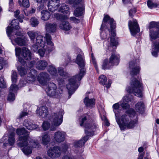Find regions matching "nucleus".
Masks as SVG:
<instances>
[{"label":"nucleus","mask_w":159,"mask_h":159,"mask_svg":"<svg viewBox=\"0 0 159 159\" xmlns=\"http://www.w3.org/2000/svg\"><path fill=\"white\" fill-rule=\"evenodd\" d=\"M95 100L93 99H89L88 97H86L84 100V102L87 107H92L95 104Z\"/></svg>","instance_id":"obj_36"},{"label":"nucleus","mask_w":159,"mask_h":159,"mask_svg":"<svg viewBox=\"0 0 159 159\" xmlns=\"http://www.w3.org/2000/svg\"><path fill=\"white\" fill-rule=\"evenodd\" d=\"M37 115L42 117H46L48 113V107L46 106H42L38 107L36 111Z\"/></svg>","instance_id":"obj_22"},{"label":"nucleus","mask_w":159,"mask_h":159,"mask_svg":"<svg viewBox=\"0 0 159 159\" xmlns=\"http://www.w3.org/2000/svg\"><path fill=\"white\" fill-rule=\"evenodd\" d=\"M119 56L112 54L109 59V61L113 66L117 65L119 62Z\"/></svg>","instance_id":"obj_28"},{"label":"nucleus","mask_w":159,"mask_h":159,"mask_svg":"<svg viewBox=\"0 0 159 159\" xmlns=\"http://www.w3.org/2000/svg\"><path fill=\"white\" fill-rule=\"evenodd\" d=\"M26 83L25 81H24L23 80H20V81L19 86L20 87H22L24 86Z\"/></svg>","instance_id":"obj_60"},{"label":"nucleus","mask_w":159,"mask_h":159,"mask_svg":"<svg viewBox=\"0 0 159 159\" xmlns=\"http://www.w3.org/2000/svg\"><path fill=\"white\" fill-rule=\"evenodd\" d=\"M61 159H73V157L72 156L65 155L62 157Z\"/></svg>","instance_id":"obj_61"},{"label":"nucleus","mask_w":159,"mask_h":159,"mask_svg":"<svg viewBox=\"0 0 159 159\" xmlns=\"http://www.w3.org/2000/svg\"><path fill=\"white\" fill-rule=\"evenodd\" d=\"M55 84L53 83L48 84V86L46 89V91L48 95L54 98H58L62 93V90L60 89H56Z\"/></svg>","instance_id":"obj_11"},{"label":"nucleus","mask_w":159,"mask_h":159,"mask_svg":"<svg viewBox=\"0 0 159 159\" xmlns=\"http://www.w3.org/2000/svg\"><path fill=\"white\" fill-rule=\"evenodd\" d=\"M108 21L110 23V27L111 29V34L113 37H111L110 39H108L107 41L109 42L110 40V43H109L107 45L108 46H116L117 45L118 42L115 40L114 38V36L116 35V33L115 31L113 30L116 27V23L113 19L111 18L110 17V19L108 20Z\"/></svg>","instance_id":"obj_12"},{"label":"nucleus","mask_w":159,"mask_h":159,"mask_svg":"<svg viewBox=\"0 0 159 159\" xmlns=\"http://www.w3.org/2000/svg\"><path fill=\"white\" fill-rule=\"evenodd\" d=\"M136 61L134 60L129 63V67L130 69V74L132 76L136 75L140 71V68L136 62Z\"/></svg>","instance_id":"obj_17"},{"label":"nucleus","mask_w":159,"mask_h":159,"mask_svg":"<svg viewBox=\"0 0 159 159\" xmlns=\"http://www.w3.org/2000/svg\"><path fill=\"white\" fill-rule=\"evenodd\" d=\"M91 58L92 61L94 65V66L95 67V68L96 69V70H97V72H98V68H97V65L96 64V60L95 59V58L93 56V53L91 54Z\"/></svg>","instance_id":"obj_53"},{"label":"nucleus","mask_w":159,"mask_h":159,"mask_svg":"<svg viewBox=\"0 0 159 159\" xmlns=\"http://www.w3.org/2000/svg\"><path fill=\"white\" fill-rule=\"evenodd\" d=\"M89 116L88 115L83 116L82 119L81 126L83 125L85 128V131L88 136H84L80 140L76 141L74 143L73 147L75 148L82 147L89 139L88 136H92L94 130L97 128V126L94 122H91L88 119Z\"/></svg>","instance_id":"obj_3"},{"label":"nucleus","mask_w":159,"mask_h":159,"mask_svg":"<svg viewBox=\"0 0 159 159\" xmlns=\"http://www.w3.org/2000/svg\"><path fill=\"white\" fill-rule=\"evenodd\" d=\"M120 104L121 107L124 109H128L129 110L130 109L129 105L127 103H125V102L121 101L120 102Z\"/></svg>","instance_id":"obj_48"},{"label":"nucleus","mask_w":159,"mask_h":159,"mask_svg":"<svg viewBox=\"0 0 159 159\" xmlns=\"http://www.w3.org/2000/svg\"><path fill=\"white\" fill-rule=\"evenodd\" d=\"M48 156L52 159H56L59 157L61 154V149L58 146H55L50 148L47 151Z\"/></svg>","instance_id":"obj_13"},{"label":"nucleus","mask_w":159,"mask_h":159,"mask_svg":"<svg viewBox=\"0 0 159 159\" xmlns=\"http://www.w3.org/2000/svg\"><path fill=\"white\" fill-rule=\"evenodd\" d=\"M147 5L148 7L150 8L156 7H157V4L156 3L152 2L151 0H148Z\"/></svg>","instance_id":"obj_49"},{"label":"nucleus","mask_w":159,"mask_h":159,"mask_svg":"<svg viewBox=\"0 0 159 159\" xmlns=\"http://www.w3.org/2000/svg\"><path fill=\"white\" fill-rule=\"evenodd\" d=\"M99 80L100 83L103 85H105V86L107 88H109L110 87L111 83L109 81L108 84H106L107 81L106 77L103 75H101L99 78Z\"/></svg>","instance_id":"obj_35"},{"label":"nucleus","mask_w":159,"mask_h":159,"mask_svg":"<svg viewBox=\"0 0 159 159\" xmlns=\"http://www.w3.org/2000/svg\"><path fill=\"white\" fill-rule=\"evenodd\" d=\"M136 11L135 8H133L130 10L129 11V14L130 16L132 17L133 16V14H135L136 12Z\"/></svg>","instance_id":"obj_56"},{"label":"nucleus","mask_w":159,"mask_h":159,"mask_svg":"<svg viewBox=\"0 0 159 159\" xmlns=\"http://www.w3.org/2000/svg\"><path fill=\"white\" fill-rule=\"evenodd\" d=\"M16 132L20 135L17 141V145L20 148L26 155L30 154L32 151V148H38L39 146V142L29 137V134L24 128L18 129Z\"/></svg>","instance_id":"obj_1"},{"label":"nucleus","mask_w":159,"mask_h":159,"mask_svg":"<svg viewBox=\"0 0 159 159\" xmlns=\"http://www.w3.org/2000/svg\"><path fill=\"white\" fill-rule=\"evenodd\" d=\"M18 24L19 23L17 20L14 19L12 20L11 23V26H8L7 29V33L9 37L10 36V35L12 31L13 28L16 29H20V27L18 25Z\"/></svg>","instance_id":"obj_23"},{"label":"nucleus","mask_w":159,"mask_h":159,"mask_svg":"<svg viewBox=\"0 0 159 159\" xmlns=\"http://www.w3.org/2000/svg\"><path fill=\"white\" fill-rule=\"evenodd\" d=\"M58 11L61 12L64 14H67L69 12V7L64 4L59 5Z\"/></svg>","instance_id":"obj_34"},{"label":"nucleus","mask_w":159,"mask_h":159,"mask_svg":"<svg viewBox=\"0 0 159 159\" xmlns=\"http://www.w3.org/2000/svg\"><path fill=\"white\" fill-rule=\"evenodd\" d=\"M42 143L45 145L48 144L51 140L50 136L46 133H43L42 136Z\"/></svg>","instance_id":"obj_33"},{"label":"nucleus","mask_w":159,"mask_h":159,"mask_svg":"<svg viewBox=\"0 0 159 159\" xmlns=\"http://www.w3.org/2000/svg\"><path fill=\"white\" fill-rule=\"evenodd\" d=\"M27 34L30 38L32 41H34L36 36V33L34 31H29L27 33Z\"/></svg>","instance_id":"obj_46"},{"label":"nucleus","mask_w":159,"mask_h":159,"mask_svg":"<svg viewBox=\"0 0 159 159\" xmlns=\"http://www.w3.org/2000/svg\"><path fill=\"white\" fill-rule=\"evenodd\" d=\"M130 94H127L126 96H124L122 100V101L123 102H128L131 101L132 98Z\"/></svg>","instance_id":"obj_50"},{"label":"nucleus","mask_w":159,"mask_h":159,"mask_svg":"<svg viewBox=\"0 0 159 159\" xmlns=\"http://www.w3.org/2000/svg\"><path fill=\"white\" fill-rule=\"evenodd\" d=\"M48 48L47 46H46V47L45 48H39L38 51L37 53H38L41 57H43L44 56L45 51H48V52H51V51H49L47 49Z\"/></svg>","instance_id":"obj_41"},{"label":"nucleus","mask_w":159,"mask_h":159,"mask_svg":"<svg viewBox=\"0 0 159 159\" xmlns=\"http://www.w3.org/2000/svg\"><path fill=\"white\" fill-rule=\"evenodd\" d=\"M70 144L66 143H64L61 145V152H65L69 148Z\"/></svg>","instance_id":"obj_44"},{"label":"nucleus","mask_w":159,"mask_h":159,"mask_svg":"<svg viewBox=\"0 0 159 159\" xmlns=\"http://www.w3.org/2000/svg\"><path fill=\"white\" fill-rule=\"evenodd\" d=\"M48 70L51 75L54 79L57 80L58 83L60 85H62L64 84V80L62 79H57V76L58 75L55 66L53 65L49 66L48 67Z\"/></svg>","instance_id":"obj_18"},{"label":"nucleus","mask_w":159,"mask_h":159,"mask_svg":"<svg viewBox=\"0 0 159 159\" xmlns=\"http://www.w3.org/2000/svg\"><path fill=\"white\" fill-rule=\"evenodd\" d=\"M17 69L20 75L21 76H24L27 73L26 70L23 67L20 66L18 67H17Z\"/></svg>","instance_id":"obj_47"},{"label":"nucleus","mask_w":159,"mask_h":159,"mask_svg":"<svg viewBox=\"0 0 159 159\" xmlns=\"http://www.w3.org/2000/svg\"><path fill=\"white\" fill-rule=\"evenodd\" d=\"M54 16L58 20H62L65 19V16L60 15L59 13H55Z\"/></svg>","instance_id":"obj_54"},{"label":"nucleus","mask_w":159,"mask_h":159,"mask_svg":"<svg viewBox=\"0 0 159 159\" xmlns=\"http://www.w3.org/2000/svg\"><path fill=\"white\" fill-rule=\"evenodd\" d=\"M159 52V41L153 43L152 46V54L155 57L157 56V52Z\"/></svg>","instance_id":"obj_27"},{"label":"nucleus","mask_w":159,"mask_h":159,"mask_svg":"<svg viewBox=\"0 0 159 159\" xmlns=\"http://www.w3.org/2000/svg\"><path fill=\"white\" fill-rule=\"evenodd\" d=\"M113 66L109 61L108 62L107 60H105L103 61L102 68V69L104 70L109 69Z\"/></svg>","instance_id":"obj_40"},{"label":"nucleus","mask_w":159,"mask_h":159,"mask_svg":"<svg viewBox=\"0 0 159 159\" xmlns=\"http://www.w3.org/2000/svg\"><path fill=\"white\" fill-rule=\"evenodd\" d=\"M51 36L48 33L45 34V37L39 35L37 37L35 40L34 42V43L37 44L42 48H44L45 46V40L47 41V49L49 51H52L55 49L53 43L51 41Z\"/></svg>","instance_id":"obj_5"},{"label":"nucleus","mask_w":159,"mask_h":159,"mask_svg":"<svg viewBox=\"0 0 159 159\" xmlns=\"http://www.w3.org/2000/svg\"><path fill=\"white\" fill-rule=\"evenodd\" d=\"M6 87V83L2 77H0V88H4Z\"/></svg>","instance_id":"obj_52"},{"label":"nucleus","mask_w":159,"mask_h":159,"mask_svg":"<svg viewBox=\"0 0 159 159\" xmlns=\"http://www.w3.org/2000/svg\"><path fill=\"white\" fill-rule=\"evenodd\" d=\"M110 19V17L108 15L105 16L103 20V22L101 25L100 30V36L102 39H105L107 38V33L109 34L110 33L109 30L107 26V21Z\"/></svg>","instance_id":"obj_14"},{"label":"nucleus","mask_w":159,"mask_h":159,"mask_svg":"<svg viewBox=\"0 0 159 159\" xmlns=\"http://www.w3.org/2000/svg\"><path fill=\"white\" fill-rule=\"evenodd\" d=\"M149 36L151 40L159 37V22L152 21L150 22L149 27Z\"/></svg>","instance_id":"obj_10"},{"label":"nucleus","mask_w":159,"mask_h":159,"mask_svg":"<svg viewBox=\"0 0 159 159\" xmlns=\"http://www.w3.org/2000/svg\"><path fill=\"white\" fill-rule=\"evenodd\" d=\"M128 26L131 35L133 36H135L140 31L139 25L136 20H134L133 21H129Z\"/></svg>","instance_id":"obj_16"},{"label":"nucleus","mask_w":159,"mask_h":159,"mask_svg":"<svg viewBox=\"0 0 159 159\" xmlns=\"http://www.w3.org/2000/svg\"><path fill=\"white\" fill-rule=\"evenodd\" d=\"M41 19L43 20H47L50 18L51 16L50 13L47 10H43L41 11Z\"/></svg>","instance_id":"obj_39"},{"label":"nucleus","mask_w":159,"mask_h":159,"mask_svg":"<svg viewBox=\"0 0 159 159\" xmlns=\"http://www.w3.org/2000/svg\"><path fill=\"white\" fill-rule=\"evenodd\" d=\"M69 2L75 5L79 4V6L74 11V15L77 17L82 16L84 12V7L82 4L80 3L82 0H68Z\"/></svg>","instance_id":"obj_15"},{"label":"nucleus","mask_w":159,"mask_h":159,"mask_svg":"<svg viewBox=\"0 0 159 159\" xmlns=\"http://www.w3.org/2000/svg\"><path fill=\"white\" fill-rule=\"evenodd\" d=\"M64 111L60 110L59 111L52 113L49 118L51 125L48 121L43 122L42 127L44 130H46L50 128V130L54 131L56 129V127L59 126L62 122Z\"/></svg>","instance_id":"obj_4"},{"label":"nucleus","mask_w":159,"mask_h":159,"mask_svg":"<svg viewBox=\"0 0 159 159\" xmlns=\"http://www.w3.org/2000/svg\"><path fill=\"white\" fill-rule=\"evenodd\" d=\"M15 130L14 129H11L9 135L8 141L9 144L11 146L13 145L16 141L15 138Z\"/></svg>","instance_id":"obj_25"},{"label":"nucleus","mask_w":159,"mask_h":159,"mask_svg":"<svg viewBox=\"0 0 159 159\" xmlns=\"http://www.w3.org/2000/svg\"><path fill=\"white\" fill-rule=\"evenodd\" d=\"M48 65V63L45 60H41L37 62L36 64V67L39 70H43Z\"/></svg>","instance_id":"obj_31"},{"label":"nucleus","mask_w":159,"mask_h":159,"mask_svg":"<svg viewBox=\"0 0 159 159\" xmlns=\"http://www.w3.org/2000/svg\"><path fill=\"white\" fill-rule=\"evenodd\" d=\"M144 155V153H139V157L138 159H143Z\"/></svg>","instance_id":"obj_64"},{"label":"nucleus","mask_w":159,"mask_h":159,"mask_svg":"<svg viewBox=\"0 0 159 159\" xmlns=\"http://www.w3.org/2000/svg\"><path fill=\"white\" fill-rule=\"evenodd\" d=\"M24 125L27 129L30 130L36 129L39 127L38 125L34 124L27 120H25L24 121Z\"/></svg>","instance_id":"obj_26"},{"label":"nucleus","mask_w":159,"mask_h":159,"mask_svg":"<svg viewBox=\"0 0 159 159\" xmlns=\"http://www.w3.org/2000/svg\"><path fill=\"white\" fill-rule=\"evenodd\" d=\"M18 3L20 6H23L25 7H28L30 6V3L29 0H23L22 2L19 0Z\"/></svg>","instance_id":"obj_43"},{"label":"nucleus","mask_w":159,"mask_h":159,"mask_svg":"<svg viewBox=\"0 0 159 159\" xmlns=\"http://www.w3.org/2000/svg\"><path fill=\"white\" fill-rule=\"evenodd\" d=\"M75 62L81 69L79 74L70 78L69 80V83L66 85V88L68 90L70 97L78 87V86H76L75 84L77 80L78 81L80 80L85 74V70L84 68V61L83 57L80 54H79L77 55Z\"/></svg>","instance_id":"obj_2"},{"label":"nucleus","mask_w":159,"mask_h":159,"mask_svg":"<svg viewBox=\"0 0 159 159\" xmlns=\"http://www.w3.org/2000/svg\"><path fill=\"white\" fill-rule=\"evenodd\" d=\"M14 13H15L14 16H15V17L17 18H18V15L20 14L19 11V10L16 11H15Z\"/></svg>","instance_id":"obj_63"},{"label":"nucleus","mask_w":159,"mask_h":159,"mask_svg":"<svg viewBox=\"0 0 159 159\" xmlns=\"http://www.w3.org/2000/svg\"><path fill=\"white\" fill-rule=\"evenodd\" d=\"M39 48H41V47H40L38 46L37 44L34 43V44L32 47L31 49L34 52H38L39 49Z\"/></svg>","instance_id":"obj_55"},{"label":"nucleus","mask_w":159,"mask_h":159,"mask_svg":"<svg viewBox=\"0 0 159 159\" xmlns=\"http://www.w3.org/2000/svg\"><path fill=\"white\" fill-rule=\"evenodd\" d=\"M57 24L55 23L46 22L45 25V29L49 33H52L55 32L57 30Z\"/></svg>","instance_id":"obj_24"},{"label":"nucleus","mask_w":159,"mask_h":159,"mask_svg":"<svg viewBox=\"0 0 159 159\" xmlns=\"http://www.w3.org/2000/svg\"><path fill=\"white\" fill-rule=\"evenodd\" d=\"M35 63V62L34 61L30 62L28 63L27 66L30 68H31L34 65Z\"/></svg>","instance_id":"obj_62"},{"label":"nucleus","mask_w":159,"mask_h":159,"mask_svg":"<svg viewBox=\"0 0 159 159\" xmlns=\"http://www.w3.org/2000/svg\"><path fill=\"white\" fill-rule=\"evenodd\" d=\"M37 74V72L35 70L31 69L30 72L28 75V80L30 82L34 81L36 79V76Z\"/></svg>","instance_id":"obj_30"},{"label":"nucleus","mask_w":159,"mask_h":159,"mask_svg":"<svg viewBox=\"0 0 159 159\" xmlns=\"http://www.w3.org/2000/svg\"><path fill=\"white\" fill-rule=\"evenodd\" d=\"M48 0H36L37 2L39 3H44L47 1ZM58 0H51V1H49L48 5V10L51 12H54L56 10H57L58 11V9L59 8V6L58 4L56 6L54 7L53 5L54 3H57V1Z\"/></svg>","instance_id":"obj_20"},{"label":"nucleus","mask_w":159,"mask_h":159,"mask_svg":"<svg viewBox=\"0 0 159 159\" xmlns=\"http://www.w3.org/2000/svg\"><path fill=\"white\" fill-rule=\"evenodd\" d=\"M28 115V113L26 112L22 111L20 114L19 117L20 118H22L24 116H27Z\"/></svg>","instance_id":"obj_59"},{"label":"nucleus","mask_w":159,"mask_h":159,"mask_svg":"<svg viewBox=\"0 0 159 159\" xmlns=\"http://www.w3.org/2000/svg\"><path fill=\"white\" fill-rule=\"evenodd\" d=\"M11 77L12 81L13 84L10 87V92L7 98V100L10 102L13 101L15 99V94L14 93L18 89L17 86L14 84L16 81L17 79V75L16 71H12Z\"/></svg>","instance_id":"obj_9"},{"label":"nucleus","mask_w":159,"mask_h":159,"mask_svg":"<svg viewBox=\"0 0 159 159\" xmlns=\"http://www.w3.org/2000/svg\"><path fill=\"white\" fill-rule=\"evenodd\" d=\"M70 20L71 21L75 23H78L80 22V20L79 19H77L74 17H70Z\"/></svg>","instance_id":"obj_58"},{"label":"nucleus","mask_w":159,"mask_h":159,"mask_svg":"<svg viewBox=\"0 0 159 159\" xmlns=\"http://www.w3.org/2000/svg\"><path fill=\"white\" fill-rule=\"evenodd\" d=\"M134 117H135L134 120H132L131 118H130V120H129V121L128 122L127 124L125 125V129L126 127L128 128H132L135 126V124L137 122V119L135 115Z\"/></svg>","instance_id":"obj_37"},{"label":"nucleus","mask_w":159,"mask_h":159,"mask_svg":"<svg viewBox=\"0 0 159 159\" xmlns=\"http://www.w3.org/2000/svg\"><path fill=\"white\" fill-rule=\"evenodd\" d=\"M66 136V134L65 132L61 131H58L54 134L53 138L56 142L61 143L65 141Z\"/></svg>","instance_id":"obj_19"},{"label":"nucleus","mask_w":159,"mask_h":159,"mask_svg":"<svg viewBox=\"0 0 159 159\" xmlns=\"http://www.w3.org/2000/svg\"><path fill=\"white\" fill-rule=\"evenodd\" d=\"M130 86L126 88V91L128 93H132L138 97L142 96V87L140 81L136 79L131 80L130 82Z\"/></svg>","instance_id":"obj_7"},{"label":"nucleus","mask_w":159,"mask_h":159,"mask_svg":"<svg viewBox=\"0 0 159 159\" xmlns=\"http://www.w3.org/2000/svg\"><path fill=\"white\" fill-rule=\"evenodd\" d=\"M30 23L32 26L36 27L39 24V21L37 18L33 17L30 19Z\"/></svg>","instance_id":"obj_45"},{"label":"nucleus","mask_w":159,"mask_h":159,"mask_svg":"<svg viewBox=\"0 0 159 159\" xmlns=\"http://www.w3.org/2000/svg\"><path fill=\"white\" fill-rule=\"evenodd\" d=\"M120 102L115 104L113 106V111L115 113V116L116 117H117L119 116L118 114L117 113V110L119 109L120 107Z\"/></svg>","instance_id":"obj_42"},{"label":"nucleus","mask_w":159,"mask_h":159,"mask_svg":"<svg viewBox=\"0 0 159 159\" xmlns=\"http://www.w3.org/2000/svg\"><path fill=\"white\" fill-rule=\"evenodd\" d=\"M59 27L62 30L68 31L72 28V26L68 22L64 21L59 25Z\"/></svg>","instance_id":"obj_32"},{"label":"nucleus","mask_w":159,"mask_h":159,"mask_svg":"<svg viewBox=\"0 0 159 159\" xmlns=\"http://www.w3.org/2000/svg\"><path fill=\"white\" fill-rule=\"evenodd\" d=\"M135 109L139 113H143L144 111L145 106L143 102H138L135 105Z\"/></svg>","instance_id":"obj_29"},{"label":"nucleus","mask_w":159,"mask_h":159,"mask_svg":"<svg viewBox=\"0 0 159 159\" xmlns=\"http://www.w3.org/2000/svg\"><path fill=\"white\" fill-rule=\"evenodd\" d=\"M58 73L59 75L61 76H65L66 75V72L64 71L62 68H58Z\"/></svg>","instance_id":"obj_51"},{"label":"nucleus","mask_w":159,"mask_h":159,"mask_svg":"<svg viewBox=\"0 0 159 159\" xmlns=\"http://www.w3.org/2000/svg\"><path fill=\"white\" fill-rule=\"evenodd\" d=\"M126 114L122 115L120 118L116 117V121L121 130L125 129V125L129 121L131 118L135 116L136 113L133 109H129L126 111Z\"/></svg>","instance_id":"obj_6"},{"label":"nucleus","mask_w":159,"mask_h":159,"mask_svg":"<svg viewBox=\"0 0 159 159\" xmlns=\"http://www.w3.org/2000/svg\"><path fill=\"white\" fill-rule=\"evenodd\" d=\"M49 75L47 73L42 72L39 75L38 80L43 85H47L49 80Z\"/></svg>","instance_id":"obj_21"},{"label":"nucleus","mask_w":159,"mask_h":159,"mask_svg":"<svg viewBox=\"0 0 159 159\" xmlns=\"http://www.w3.org/2000/svg\"><path fill=\"white\" fill-rule=\"evenodd\" d=\"M71 61L70 58V57H67L65 60L64 65L65 66H67Z\"/></svg>","instance_id":"obj_57"},{"label":"nucleus","mask_w":159,"mask_h":159,"mask_svg":"<svg viewBox=\"0 0 159 159\" xmlns=\"http://www.w3.org/2000/svg\"><path fill=\"white\" fill-rule=\"evenodd\" d=\"M15 41L20 46L25 45L27 42V39L25 38H17L15 39Z\"/></svg>","instance_id":"obj_38"},{"label":"nucleus","mask_w":159,"mask_h":159,"mask_svg":"<svg viewBox=\"0 0 159 159\" xmlns=\"http://www.w3.org/2000/svg\"><path fill=\"white\" fill-rule=\"evenodd\" d=\"M15 50L16 56L19 57L18 61L21 64H25V61L19 57L20 55L23 59L26 60H29L31 59V52L27 48L23 47L21 49L19 48H16Z\"/></svg>","instance_id":"obj_8"}]
</instances>
